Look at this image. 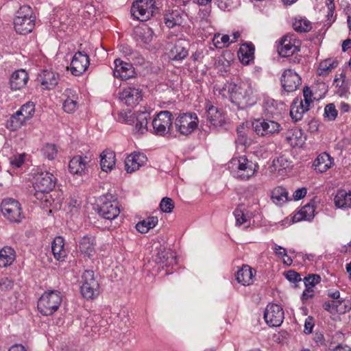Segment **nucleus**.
I'll list each match as a JSON object with an SVG mask.
<instances>
[{
  "mask_svg": "<svg viewBox=\"0 0 351 351\" xmlns=\"http://www.w3.org/2000/svg\"><path fill=\"white\" fill-rule=\"evenodd\" d=\"M58 74L48 70H43L38 77L42 88L47 90L53 89L58 84Z\"/></svg>",
  "mask_w": 351,
  "mask_h": 351,
  "instance_id": "obj_24",
  "label": "nucleus"
},
{
  "mask_svg": "<svg viewBox=\"0 0 351 351\" xmlns=\"http://www.w3.org/2000/svg\"><path fill=\"white\" fill-rule=\"evenodd\" d=\"M273 250L274 251L276 255L280 258H284L287 256V250L277 244H274L272 247Z\"/></svg>",
  "mask_w": 351,
  "mask_h": 351,
  "instance_id": "obj_59",
  "label": "nucleus"
},
{
  "mask_svg": "<svg viewBox=\"0 0 351 351\" xmlns=\"http://www.w3.org/2000/svg\"><path fill=\"white\" fill-rule=\"evenodd\" d=\"M309 109L304 106L302 100L295 99L291 106L290 116L294 121L302 119L304 114Z\"/></svg>",
  "mask_w": 351,
  "mask_h": 351,
  "instance_id": "obj_36",
  "label": "nucleus"
},
{
  "mask_svg": "<svg viewBox=\"0 0 351 351\" xmlns=\"http://www.w3.org/2000/svg\"><path fill=\"white\" fill-rule=\"evenodd\" d=\"M252 128L260 136H271L280 133L282 130L278 122L270 119H256L252 122Z\"/></svg>",
  "mask_w": 351,
  "mask_h": 351,
  "instance_id": "obj_8",
  "label": "nucleus"
},
{
  "mask_svg": "<svg viewBox=\"0 0 351 351\" xmlns=\"http://www.w3.org/2000/svg\"><path fill=\"white\" fill-rule=\"evenodd\" d=\"M147 161L146 156L141 153H132L125 160V167L128 173H133L145 165Z\"/></svg>",
  "mask_w": 351,
  "mask_h": 351,
  "instance_id": "obj_20",
  "label": "nucleus"
},
{
  "mask_svg": "<svg viewBox=\"0 0 351 351\" xmlns=\"http://www.w3.org/2000/svg\"><path fill=\"white\" fill-rule=\"evenodd\" d=\"M158 218L156 217H148L145 220L138 222L136 225V230L141 233H146L151 228H153L158 223Z\"/></svg>",
  "mask_w": 351,
  "mask_h": 351,
  "instance_id": "obj_43",
  "label": "nucleus"
},
{
  "mask_svg": "<svg viewBox=\"0 0 351 351\" xmlns=\"http://www.w3.org/2000/svg\"><path fill=\"white\" fill-rule=\"evenodd\" d=\"M293 27L298 32H306L311 30V23L304 19H295L293 23Z\"/></svg>",
  "mask_w": 351,
  "mask_h": 351,
  "instance_id": "obj_44",
  "label": "nucleus"
},
{
  "mask_svg": "<svg viewBox=\"0 0 351 351\" xmlns=\"http://www.w3.org/2000/svg\"><path fill=\"white\" fill-rule=\"evenodd\" d=\"M25 157V154H21L14 156L10 159V163L12 164V165L14 166L15 167H20L24 162Z\"/></svg>",
  "mask_w": 351,
  "mask_h": 351,
  "instance_id": "obj_57",
  "label": "nucleus"
},
{
  "mask_svg": "<svg viewBox=\"0 0 351 351\" xmlns=\"http://www.w3.org/2000/svg\"><path fill=\"white\" fill-rule=\"evenodd\" d=\"M63 97L65 98L63 102V110L67 113H72L75 111L77 107V95L76 91L72 88H66Z\"/></svg>",
  "mask_w": 351,
  "mask_h": 351,
  "instance_id": "obj_25",
  "label": "nucleus"
},
{
  "mask_svg": "<svg viewBox=\"0 0 351 351\" xmlns=\"http://www.w3.org/2000/svg\"><path fill=\"white\" fill-rule=\"evenodd\" d=\"M324 116L329 121H333L337 116V110L333 104H327L324 109Z\"/></svg>",
  "mask_w": 351,
  "mask_h": 351,
  "instance_id": "obj_52",
  "label": "nucleus"
},
{
  "mask_svg": "<svg viewBox=\"0 0 351 351\" xmlns=\"http://www.w3.org/2000/svg\"><path fill=\"white\" fill-rule=\"evenodd\" d=\"M114 76L122 80L133 77L135 75L134 69L130 62H124L119 58L114 60Z\"/></svg>",
  "mask_w": 351,
  "mask_h": 351,
  "instance_id": "obj_16",
  "label": "nucleus"
},
{
  "mask_svg": "<svg viewBox=\"0 0 351 351\" xmlns=\"http://www.w3.org/2000/svg\"><path fill=\"white\" fill-rule=\"evenodd\" d=\"M313 327V318L312 317H308L305 320L304 332L306 334H310L312 332Z\"/></svg>",
  "mask_w": 351,
  "mask_h": 351,
  "instance_id": "obj_60",
  "label": "nucleus"
},
{
  "mask_svg": "<svg viewBox=\"0 0 351 351\" xmlns=\"http://www.w3.org/2000/svg\"><path fill=\"white\" fill-rule=\"evenodd\" d=\"M289 161L284 156H280L273 161L274 167L276 169L278 168L279 171L282 169H286L289 167Z\"/></svg>",
  "mask_w": 351,
  "mask_h": 351,
  "instance_id": "obj_55",
  "label": "nucleus"
},
{
  "mask_svg": "<svg viewBox=\"0 0 351 351\" xmlns=\"http://www.w3.org/2000/svg\"><path fill=\"white\" fill-rule=\"evenodd\" d=\"M1 210L4 217L11 222L19 223L25 217L21 204L13 198L4 199L1 202Z\"/></svg>",
  "mask_w": 351,
  "mask_h": 351,
  "instance_id": "obj_5",
  "label": "nucleus"
},
{
  "mask_svg": "<svg viewBox=\"0 0 351 351\" xmlns=\"http://www.w3.org/2000/svg\"><path fill=\"white\" fill-rule=\"evenodd\" d=\"M14 287V282L8 278H2L0 279V290L1 291H8Z\"/></svg>",
  "mask_w": 351,
  "mask_h": 351,
  "instance_id": "obj_56",
  "label": "nucleus"
},
{
  "mask_svg": "<svg viewBox=\"0 0 351 351\" xmlns=\"http://www.w3.org/2000/svg\"><path fill=\"white\" fill-rule=\"evenodd\" d=\"M281 83L286 92H293L302 83L299 75L292 69L285 70L281 77Z\"/></svg>",
  "mask_w": 351,
  "mask_h": 351,
  "instance_id": "obj_15",
  "label": "nucleus"
},
{
  "mask_svg": "<svg viewBox=\"0 0 351 351\" xmlns=\"http://www.w3.org/2000/svg\"><path fill=\"white\" fill-rule=\"evenodd\" d=\"M264 319L270 326L276 327L280 326L284 319L282 308L276 304H269L265 311Z\"/></svg>",
  "mask_w": 351,
  "mask_h": 351,
  "instance_id": "obj_12",
  "label": "nucleus"
},
{
  "mask_svg": "<svg viewBox=\"0 0 351 351\" xmlns=\"http://www.w3.org/2000/svg\"><path fill=\"white\" fill-rule=\"evenodd\" d=\"M96 245L95 238L91 235H86L79 241L78 247L82 254L91 258L95 254Z\"/></svg>",
  "mask_w": 351,
  "mask_h": 351,
  "instance_id": "obj_23",
  "label": "nucleus"
},
{
  "mask_svg": "<svg viewBox=\"0 0 351 351\" xmlns=\"http://www.w3.org/2000/svg\"><path fill=\"white\" fill-rule=\"evenodd\" d=\"M213 43L217 48L221 49L223 47H227L231 43L230 36L226 34L215 35L213 38Z\"/></svg>",
  "mask_w": 351,
  "mask_h": 351,
  "instance_id": "obj_46",
  "label": "nucleus"
},
{
  "mask_svg": "<svg viewBox=\"0 0 351 351\" xmlns=\"http://www.w3.org/2000/svg\"><path fill=\"white\" fill-rule=\"evenodd\" d=\"M164 20L165 25L169 28L173 27L177 24V21L174 19L173 14L165 15Z\"/></svg>",
  "mask_w": 351,
  "mask_h": 351,
  "instance_id": "obj_61",
  "label": "nucleus"
},
{
  "mask_svg": "<svg viewBox=\"0 0 351 351\" xmlns=\"http://www.w3.org/2000/svg\"><path fill=\"white\" fill-rule=\"evenodd\" d=\"M254 46L252 43H244L238 51V56L244 64H249L254 58Z\"/></svg>",
  "mask_w": 351,
  "mask_h": 351,
  "instance_id": "obj_33",
  "label": "nucleus"
},
{
  "mask_svg": "<svg viewBox=\"0 0 351 351\" xmlns=\"http://www.w3.org/2000/svg\"><path fill=\"white\" fill-rule=\"evenodd\" d=\"M150 114L147 110H139L135 112V130L140 134H144L147 131L148 119Z\"/></svg>",
  "mask_w": 351,
  "mask_h": 351,
  "instance_id": "obj_32",
  "label": "nucleus"
},
{
  "mask_svg": "<svg viewBox=\"0 0 351 351\" xmlns=\"http://www.w3.org/2000/svg\"><path fill=\"white\" fill-rule=\"evenodd\" d=\"M51 250L54 258L58 261H63L66 256L64 241L62 237H56L51 243Z\"/></svg>",
  "mask_w": 351,
  "mask_h": 351,
  "instance_id": "obj_34",
  "label": "nucleus"
},
{
  "mask_svg": "<svg viewBox=\"0 0 351 351\" xmlns=\"http://www.w3.org/2000/svg\"><path fill=\"white\" fill-rule=\"evenodd\" d=\"M34 186L35 190L43 192L51 191L56 184V178L48 171L38 173L34 177Z\"/></svg>",
  "mask_w": 351,
  "mask_h": 351,
  "instance_id": "obj_14",
  "label": "nucleus"
},
{
  "mask_svg": "<svg viewBox=\"0 0 351 351\" xmlns=\"http://www.w3.org/2000/svg\"><path fill=\"white\" fill-rule=\"evenodd\" d=\"M286 278L291 282H298L302 280L300 275L295 271L290 270L285 274Z\"/></svg>",
  "mask_w": 351,
  "mask_h": 351,
  "instance_id": "obj_58",
  "label": "nucleus"
},
{
  "mask_svg": "<svg viewBox=\"0 0 351 351\" xmlns=\"http://www.w3.org/2000/svg\"><path fill=\"white\" fill-rule=\"evenodd\" d=\"M207 120L215 128L223 127L226 123L223 112L217 107L209 105L206 106Z\"/></svg>",
  "mask_w": 351,
  "mask_h": 351,
  "instance_id": "obj_21",
  "label": "nucleus"
},
{
  "mask_svg": "<svg viewBox=\"0 0 351 351\" xmlns=\"http://www.w3.org/2000/svg\"><path fill=\"white\" fill-rule=\"evenodd\" d=\"M19 112H21L22 116L25 117L27 120H29L34 114L35 105L33 102L28 101L21 106Z\"/></svg>",
  "mask_w": 351,
  "mask_h": 351,
  "instance_id": "obj_48",
  "label": "nucleus"
},
{
  "mask_svg": "<svg viewBox=\"0 0 351 351\" xmlns=\"http://www.w3.org/2000/svg\"><path fill=\"white\" fill-rule=\"evenodd\" d=\"M314 213V207L312 205L307 204L302 208L298 215H301V219H304L306 220H310L313 217ZM300 218L298 217V220H300Z\"/></svg>",
  "mask_w": 351,
  "mask_h": 351,
  "instance_id": "obj_49",
  "label": "nucleus"
},
{
  "mask_svg": "<svg viewBox=\"0 0 351 351\" xmlns=\"http://www.w3.org/2000/svg\"><path fill=\"white\" fill-rule=\"evenodd\" d=\"M160 207L162 212L169 213L174 208V204L171 198L164 197L160 202Z\"/></svg>",
  "mask_w": 351,
  "mask_h": 351,
  "instance_id": "obj_53",
  "label": "nucleus"
},
{
  "mask_svg": "<svg viewBox=\"0 0 351 351\" xmlns=\"http://www.w3.org/2000/svg\"><path fill=\"white\" fill-rule=\"evenodd\" d=\"M42 154L48 160H53L58 154V148L56 145L47 143L41 149Z\"/></svg>",
  "mask_w": 351,
  "mask_h": 351,
  "instance_id": "obj_45",
  "label": "nucleus"
},
{
  "mask_svg": "<svg viewBox=\"0 0 351 351\" xmlns=\"http://www.w3.org/2000/svg\"><path fill=\"white\" fill-rule=\"evenodd\" d=\"M107 324V321L102 319L99 315L88 317L86 321V327L90 328V330L93 333L99 335L106 332Z\"/></svg>",
  "mask_w": 351,
  "mask_h": 351,
  "instance_id": "obj_27",
  "label": "nucleus"
},
{
  "mask_svg": "<svg viewBox=\"0 0 351 351\" xmlns=\"http://www.w3.org/2000/svg\"><path fill=\"white\" fill-rule=\"evenodd\" d=\"M306 194V188H301V189H298L297 190L295 191V192L293 193V198L295 200H299L302 198H303Z\"/></svg>",
  "mask_w": 351,
  "mask_h": 351,
  "instance_id": "obj_63",
  "label": "nucleus"
},
{
  "mask_svg": "<svg viewBox=\"0 0 351 351\" xmlns=\"http://www.w3.org/2000/svg\"><path fill=\"white\" fill-rule=\"evenodd\" d=\"M116 164L115 153L113 151L106 149L100 154V165L101 170L105 172L112 171Z\"/></svg>",
  "mask_w": 351,
  "mask_h": 351,
  "instance_id": "obj_30",
  "label": "nucleus"
},
{
  "mask_svg": "<svg viewBox=\"0 0 351 351\" xmlns=\"http://www.w3.org/2000/svg\"><path fill=\"white\" fill-rule=\"evenodd\" d=\"M156 10L154 0H138L133 3L131 8L132 16L141 21H145L152 16Z\"/></svg>",
  "mask_w": 351,
  "mask_h": 351,
  "instance_id": "obj_6",
  "label": "nucleus"
},
{
  "mask_svg": "<svg viewBox=\"0 0 351 351\" xmlns=\"http://www.w3.org/2000/svg\"><path fill=\"white\" fill-rule=\"evenodd\" d=\"M187 44L184 40H178L172 45L168 56L170 59L173 60H182L188 56Z\"/></svg>",
  "mask_w": 351,
  "mask_h": 351,
  "instance_id": "obj_26",
  "label": "nucleus"
},
{
  "mask_svg": "<svg viewBox=\"0 0 351 351\" xmlns=\"http://www.w3.org/2000/svg\"><path fill=\"white\" fill-rule=\"evenodd\" d=\"M29 80L27 73L23 70H18L12 73L10 78V86L12 90H19L27 84Z\"/></svg>",
  "mask_w": 351,
  "mask_h": 351,
  "instance_id": "obj_29",
  "label": "nucleus"
},
{
  "mask_svg": "<svg viewBox=\"0 0 351 351\" xmlns=\"http://www.w3.org/2000/svg\"><path fill=\"white\" fill-rule=\"evenodd\" d=\"M171 113L167 110L160 112L152 121L154 133L163 136L170 130L172 125Z\"/></svg>",
  "mask_w": 351,
  "mask_h": 351,
  "instance_id": "obj_11",
  "label": "nucleus"
},
{
  "mask_svg": "<svg viewBox=\"0 0 351 351\" xmlns=\"http://www.w3.org/2000/svg\"><path fill=\"white\" fill-rule=\"evenodd\" d=\"M134 35L138 42L149 45L153 40L154 33L150 27L143 24L135 28Z\"/></svg>",
  "mask_w": 351,
  "mask_h": 351,
  "instance_id": "obj_28",
  "label": "nucleus"
},
{
  "mask_svg": "<svg viewBox=\"0 0 351 351\" xmlns=\"http://www.w3.org/2000/svg\"><path fill=\"white\" fill-rule=\"evenodd\" d=\"M89 64L88 56L84 51H78L74 54L69 69L73 75L79 76L86 71Z\"/></svg>",
  "mask_w": 351,
  "mask_h": 351,
  "instance_id": "obj_13",
  "label": "nucleus"
},
{
  "mask_svg": "<svg viewBox=\"0 0 351 351\" xmlns=\"http://www.w3.org/2000/svg\"><path fill=\"white\" fill-rule=\"evenodd\" d=\"M313 290L311 289L306 288V289L303 291V293L301 296V300L304 303L308 298H311L313 297Z\"/></svg>",
  "mask_w": 351,
  "mask_h": 351,
  "instance_id": "obj_64",
  "label": "nucleus"
},
{
  "mask_svg": "<svg viewBox=\"0 0 351 351\" xmlns=\"http://www.w3.org/2000/svg\"><path fill=\"white\" fill-rule=\"evenodd\" d=\"M244 208L242 205L239 206L234 212V215L236 219L237 226L243 225L244 228H248L250 226V219L245 213Z\"/></svg>",
  "mask_w": 351,
  "mask_h": 351,
  "instance_id": "obj_42",
  "label": "nucleus"
},
{
  "mask_svg": "<svg viewBox=\"0 0 351 351\" xmlns=\"http://www.w3.org/2000/svg\"><path fill=\"white\" fill-rule=\"evenodd\" d=\"M218 7L221 10H229L232 5V0H217Z\"/></svg>",
  "mask_w": 351,
  "mask_h": 351,
  "instance_id": "obj_62",
  "label": "nucleus"
},
{
  "mask_svg": "<svg viewBox=\"0 0 351 351\" xmlns=\"http://www.w3.org/2000/svg\"><path fill=\"white\" fill-rule=\"evenodd\" d=\"M271 198L273 202L277 205H282L291 199L288 197V192L286 189L278 186L271 191Z\"/></svg>",
  "mask_w": 351,
  "mask_h": 351,
  "instance_id": "obj_39",
  "label": "nucleus"
},
{
  "mask_svg": "<svg viewBox=\"0 0 351 351\" xmlns=\"http://www.w3.org/2000/svg\"><path fill=\"white\" fill-rule=\"evenodd\" d=\"M334 202L338 208H349L351 206V193L345 190L337 191L334 198Z\"/></svg>",
  "mask_w": 351,
  "mask_h": 351,
  "instance_id": "obj_37",
  "label": "nucleus"
},
{
  "mask_svg": "<svg viewBox=\"0 0 351 351\" xmlns=\"http://www.w3.org/2000/svg\"><path fill=\"white\" fill-rule=\"evenodd\" d=\"M299 49L295 45V41L291 36H285L282 38L278 47V53L283 57L292 56L298 51Z\"/></svg>",
  "mask_w": 351,
  "mask_h": 351,
  "instance_id": "obj_22",
  "label": "nucleus"
},
{
  "mask_svg": "<svg viewBox=\"0 0 351 351\" xmlns=\"http://www.w3.org/2000/svg\"><path fill=\"white\" fill-rule=\"evenodd\" d=\"M14 259L15 252L12 247L5 246L0 250V267L10 265Z\"/></svg>",
  "mask_w": 351,
  "mask_h": 351,
  "instance_id": "obj_38",
  "label": "nucleus"
},
{
  "mask_svg": "<svg viewBox=\"0 0 351 351\" xmlns=\"http://www.w3.org/2000/svg\"><path fill=\"white\" fill-rule=\"evenodd\" d=\"M237 138L236 139V143L238 145L246 147L249 145L250 143L247 137L246 133L243 130V128L237 129Z\"/></svg>",
  "mask_w": 351,
  "mask_h": 351,
  "instance_id": "obj_51",
  "label": "nucleus"
},
{
  "mask_svg": "<svg viewBox=\"0 0 351 351\" xmlns=\"http://www.w3.org/2000/svg\"><path fill=\"white\" fill-rule=\"evenodd\" d=\"M199 119L195 113H183L179 114L175 121L177 132L183 135L191 134L197 127Z\"/></svg>",
  "mask_w": 351,
  "mask_h": 351,
  "instance_id": "obj_7",
  "label": "nucleus"
},
{
  "mask_svg": "<svg viewBox=\"0 0 351 351\" xmlns=\"http://www.w3.org/2000/svg\"><path fill=\"white\" fill-rule=\"evenodd\" d=\"M99 216L108 220L117 218L120 213L119 202L116 200L105 201L98 208Z\"/></svg>",
  "mask_w": 351,
  "mask_h": 351,
  "instance_id": "obj_17",
  "label": "nucleus"
},
{
  "mask_svg": "<svg viewBox=\"0 0 351 351\" xmlns=\"http://www.w3.org/2000/svg\"><path fill=\"white\" fill-rule=\"evenodd\" d=\"M154 261L162 267H170L176 264V256L173 252L162 245L157 248V252L154 256Z\"/></svg>",
  "mask_w": 351,
  "mask_h": 351,
  "instance_id": "obj_18",
  "label": "nucleus"
},
{
  "mask_svg": "<svg viewBox=\"0 0 351 351\" xmlns=\"http://www.w3.org/2000/svg\"><path fill=\"white\" fill-rule=\"evenodd\" d=\"M231 91L232 102L243 106H252L256 102V96L248 82H241L237 84L231 85L229 88Z\"/></svg>",
  "mask_w": 351,
  "mask_h": 351,
  "instance_id": "obj_2",
  "label": "nucleus"
},
{
  "mask_svg": "<svg viewBox=\"0 0 351 351\" xmlns=\"http://www.w3.org/2000/svg\"><path fill=\"white\" fill-rule=\"evenodd\" d=\"M82 285L81 293L86 299H93L99 294V285L95 278L94 272L86 270L82 276Z\"/></svg>",
  "mask_w": 351,
  "mask_h": 351,
  "instance_id": "obj_9",
  "label": "nucleus"
},
{
  "mask_svg": "<svg viewBox=\"0 0 351 351\" xmlns=\"http://www.w3.org/2000/svg\"><path fill=\"white\" fill-rule=\"evenodd\" d=\"M119 99L127 106H132L142 100V93L139 88L129 86L120 93Z\"/></svg>",
  "mask_w": 351,
  "mask_h": 351,
  "instance_id": "obj_19",
  "label": "nucleus"
},
{
  "mask_svg": "<svg viewBox=\"0 0 351 351\" xmlns=\"http://www.w3.org/2000/svg\"><path fill=\"white\" fill-rule=\"evenodd\" d=\"M35 16L29 5L21 6L16 12L14 20L15 31L19 34L30 33L35 26Z\"/></svg>",
  "mask_w": 351,
  "mask_h": 351,
  "instance_id": "obj_3",
  "label": "nucleus"
},
{
  "mask_svg": "<svg viewBox=\"0 0 351 351\" xmlns=\"http://www.w3.org/2000/svg\"><path fill=\"white\" fill-rule=\"evenodd\" d=\"M255 271L248 265H243L237 273V280L244 286L253 283Z\"/></svg>",
  "mask_w": 351,
  "mask_h": 351,
  "instance_id": "obj_31",
  "label": "nucleus"
},
{
  "mask_svg": "<svg viewBox=\"0 0 351 351\" xmlns=\"http://www.w3.org/2000/svg\"><path fill=\"white\" fill-rule=\"evenodd\" d=\"M231 174L241 180H247L255 175L258 165L245 156L233 158L228 163Z\"/></svg>",
  "mask_w": 351,
  "mask_h": 351,
  "instance_id": "obj_1",
  "label": "nucleus"
},
{
  "mask_svg": "<svg viewBox=\"0 0 351 351\" xmlns=\"http://www.w3.org/2000/svg\"><path fill=\"white\" fill-rule=\"evenodd\" d=\"M27 120L23 116L19 110L15 114L12 115L10 119L7 123V128L12 131L16 130L20 128Z\"/></svg>",
  "mask_w": 351,
  "mask_h": 351,
  "instance_id": "obj_40",
  "label": "nucleus"
},
{
  "mask_svg": "<svg viewBox=\"0 0 351 351\" xmlns=\"http://www.w3.org/2000/svg\"><path fill=\"white\" fill-rule=\"evenodd\" d=\"M303 96H304V105L307 107L308 109L310 108L311 104L313 103V93L309 87L305 86L303 89Z\"/></svg>",
  "mask_w": 351,
  "mask_h": 351,
  "instance_id": "obj_54",
  "label": "nucleus"
},
{
  "mask_svg": "<svg viewBox=\"0 0 351 351\" xmlns=\"http://www.w3.org/2000/svg\"><path fill=\"white\" fill-rule=\"evenodd\" d=\"M332 158L330 156L324 152L319 154L313 162V166L316 171L320 173L326 172L332 165Z\"/></svg>",
  "mask_w": 351,
  "mask_h": 351,
  "instance_id": "obj_35",
  "label": "nucleus"
},
{
  "mask_svg": "<svg viewBox=\"0 0 351 351\" xmlns=\"http://www.w3.org/2000/svg\"><path fill=\"white\" fill-rule=\"evenodd\" d=\"M321 278L317 274H309L304 278L306 288L311 289L320 282Z\"/></svg>",
  "mask_w": 351,
  "mask_h": 351,
  "instance_id": "obj_50",
  "label": "nucleus"
},
{
  "mask_svg": "<svg viewBox=\"0 0 351 351\" xmlns=\"http://www.w3.org/2000/svg\"><path fill=\"white\" fill-rule=\"evenodd\" d=\"M338 65V61L335 59H326L319 63L317 73L319 75H326Z\"/></svg>",
  "mask_w": 351,
  "mask_h": 351,
  "instance_id": "obj_41",
  "label": "nucleus"
},
{
  "mask_svg": "<svg viewBox=\"0 0 351 351\" xmlns=\"http://www.w3.org/2000/svg\"><path fill=\"white\" fill-rule=\"evenodd\" d=\"M62 301V295L60 291H45L38 301V309L43 315H51L58 309Z\"/></svg>",
  "mask_w": 351,
  "mask_h": 351,
  "instance_id": "obj_4",
  "label": "nucleus"
},
{
  "mask_svg": "<svg viewBox=\"0 0 351 351\" xmlns=\"http://www.w3.org/2000/svg\"><path fill=\"white\" fill-rule=\"evenodd\" d=\"M118 121L127 124H134L135 112L131 110H122L118 114Z\"/></svg>",
  "mask_w": 351,
  "mask_h": 351,
  "instance_id": "obj_47",
  "label": "nucleus"
},
{
  "mask_svg": "<svg viewBox=\"0 0 351 351\" xmlns=\"http://www.w3.org/2000/svg\"><path fill=\"white\" fill-rule=\"evenodd\" d=\"M91 158L87 156H75L69 163V172L73 176H83L88 173Z\"/></svg>",
  "mask_w": 351,
  "mask_h": 351,
  "instance_id": "obj_10",
  "label": "nucleus"
}]
</instances>
